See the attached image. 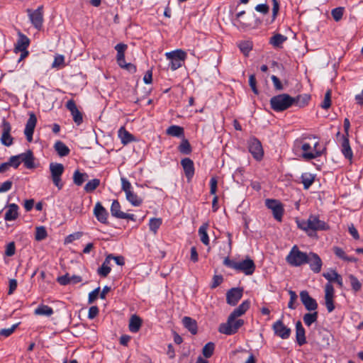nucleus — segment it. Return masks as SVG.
<instances>
[{"label": "nucleus", "mask_w": 363, "mask_h": 363, "mask_svg": "<svg viewBox=\"0 0 363 363\" xmlns=\"http://www.w3.org/2000/svg\"><path fill=\"white\" fill-rule=\"evenodd\" d=\"M49 168L51 174V179L54 185L59 190L62 189L63 187V183L62 182V175L65 171L63 164L57 162H51L50 164Z\"/></svg>", "instance_id": "obj_9"}, {"label": "nucleus", "mask_w": 363, "mask_h": 363, "mask_svg": "<svg viewBox=\"0 0 363 363\" xmlns=\"http://www.w3.org/2000/svg\"><path fill=\"white\" fill-rule=\"evenodd\" d=\"M166 133L169 135L174 137H183L184 136V128L181 126L173 125L169 126L167 130Z\"/></svg>", "instance_id": "obj_39"}, {"label": "nucleus", "mask_w": 363, "mask_h": 363, "mask_svg": "<svg viewBox=\"0 0 363 363\" xmlns=\"http://www.w3.org/2000/svg\"><path fill=\"white\" fill-rule=\"evenodd\" d=\"M30 44L29 38L22 34H19V38L15 45L14 51L16 52H21V55L18 59V62H21L28 55V51L27 50L28 47Z\"/></svg>", "instance_id": "obj_12"}, {"label": "nucleus", "mask_w": 363, "mask_h": 363, "mask_svg": "<svg viewBox=\"0 0 363 363\" xmlns=\"http://www.w3.org/2000/svg\"><path fill=\"white\" fill-rule=\"evenodd\" d=\"M310 99H311L310 96H308L307 94H305L303 96L298 95L295 98L294 97V104H296L299 107H303L308 103Z\"/></svg>", "instance_id": "obj_52"}, {"label": "nucleus", "mask_w": 363, "mask_h": 363, "mask_svg": "<svg viewBox=\"0 0 363 363\" xmlns=\"http://www.w3.org/2000/svg\"><path fill=\"white\" fill-rule=\"evenodd\" d=\"M286 39L284 35L277 33L271 38L270 43L274 47H279Z\"/></svg>", "instance_id": "obj_48"}, {"label": "nucleus", "mask_w": 363, "mask_h": 363, "mask_svg": "<svg viewBox=\"0 0 363 363\" xmlns=\"http://www.w3.org/2000/svg\"><path fill=\"white\" fill-rule=\"evenodd\" d=\"M223 264L238 272H242L245 275H252L255 270V262L250 258L241 262H235L227 257L223 260Z\"/></svg>", "instance_id": "obj_2"}, {"label": "nucleus", "mask_w": 363, "mask_h": 363, "mask_svg": "<svg viewBox=\"0 0 363 363\" xmlns=\"http://www.w3.org/2000/svg\"><path fill=\"white\" fill-rule=\"evenodd\" d=\"M250 301L249 300L244 301L238 308H235L230 314V320L236 319L242 315L249 309Z\"/></svg>", "instance_id": "obj_25"}, {"label": "nucleus", "mask_w": 363, "mask_h": 363, "mask_svg": "<svg viewBox=\"0 0 363 363\" xmlns=\"http://www.w3.org/2000/svg\"><path fill=\"white\" fill-rule=\"evenodd\" d=\"M289 294L290 295V300L288 303V307L291 309H295L296 306H294V302L297 299V295L295 291L290 290L289 291Z\"/></svg>", "instance_id": "obj_58"}, {"label": "nucleus", "mask_w": 363, "mask_h": 363, "mask_svg": "<svg viewBox=\"0 0 363 363\" xmlns=\"http://www.w3.org/2000/svg\"><path fill=\"white\" fill-rule=\"evenodd\" d=\"M54 147L60 157L67 156L70 152L69 147L63 142L60 140L55 143Z\"/></svg>", "instance_id": "obj_38"}, {"label": "nucleus", "mask_w": 363, "mask_h": 363, "mask_svg": "<svg viewBox=\"0 0 363 363\" xmlns=\"http://www.w3.org/2000/svg\"><path fill=\"white\" fill-rule=\"evenodd\" d=\"M89 175L84 172H80L78 169L75 170L73 174V182L77 186H82V184L87 180Z\"/></svg>", "instance_id": "obj_37"}, {"label": "nucleus", "mask_w": 363, "mask_h": 363, "mask_svg": "<svg viewBox=\"0 0 363 363\" xmlns=\"http://www.w3.org/2000/svg\"><path fill=\"white\" fill-rule=\"evenodd\" d=\"M294 103V97L287 94H281L274 96L270 99V105L272 110L281 112L286 110Z\"/></svg>", "instance_id": "obj_5"}, {"label": "nucleus", "mask_w": 363, "mask_h": 363, "mask_svg": "<svg viewBox=\"0 0 363 363\" xmlns=\"http://www.w3.org/2000/svg\"><path fill=\"white\" fill-rule=\"evenodd\" d=\"M208 223H203L201 225L198 230L199 235L200 237V240L202 242V243L205 245H209V238L208 235L207 233V229H208Z\"/></svg>", "instance_id": "obj_36"}, {"label": "nucleus", "mask_w": 363, "mask_h": 363, "mask_svg": "<svg viewBox=\"0 0 363 363\" xmlns=\"http://www.w3.org/2000/svg\"><path fill=\"white\" fill-rule=\"evenodd\" d=\"M300 298L306 310L309 311H315L318 308V303L316 301L309 295L307 291H301Z\"/></svg>", "instance_id": "obj_19"}, {"label": "nucleus", "mask_w": 363, "mask_h": 363, "mask_svg": "<svg viewBox=\"0 0 363 363\" xmlns=\"http://www.w3.org/2000/svg\"><path fill=\"white\" fill-rule=\"evenodd\" d=\"M296 338L299 346H302L306 343L305 329L303 327L301 322L299 320L296 323Z\"/></svg>", "instance_id": "obj_26"}, {"label": "nucleus", "mask_w": 363, "mask_h": 363, "mask_svg": "<svg viewBox=\"0 0 363 363\" xmlns=\"http://www.w3.org/2000/svg\"><path fill=\"white\" fill-rule=\"evenodd\" d=\"M124 212L121 211V204L118 200H113L111 206V213L112 216L121 218Z\"/></svg>", "instance_id": "obj_41"}, {"label": "nucleus", "mask_w": 363, "mask_h": 363, "mask_svg": "<svg viewBox=\"0 0 363 363\" xmlns=\"http://www.w3.org/2000/svg\"><path fill=\"white\" fill-rule=\"evenodd\" d=\"M307 261L306 264H309L310 269L314 273H319L320 272L323 262L318 255L314 252H310L308 254Z\"/></svg>", "instance_id": "obj_21"}, {"label": "nucleus", "mask_w": 363, "mask_h": 363, "mask_svg": "<svg viewBox=\"0 0 363 363\" xmlns=\"http://www.w3.org/2000/svg\"><path fill=\"white\" fill-rule=\"evenodd\" d=\"M318 316V313L317 311H314L313 313H308L303 315V320L307 326H311L313 323L317 321Z\"/></svg>", "instance_id": "obj_43"}, {"label": "nucleus", "mask_w": 363, "mask_h": 363, "mask_svg": "<svg viewBox=\"0 0 363 363\" xmlns=\"http://www.w3.org/2000/svg\"><path fill=\"white\" fill-rule=\"evenodd\" d=\"M16 252V246L14 242H11L6 246L5 255L7 257L13 256Z\"/></svg>", "instance_id": "obj_55"}, {"label": "nucleus", "mask_w": 363, "mask_h": 363, "mask_svg": "<svg viewBox=\"0 0 363 363\" xmlns=\"http://www.w3.org/2000/svg\"><path fill=\"white\" fill-rule=\"evenodd\" d=\"M178 150L183 155H189L192 152L191 146L188 140L184 138L178 146Z\"/></svg>", "instance_id": "obj_42"}, {"label": "nucleus", "mask_w": 363, "mask_h": 363, "mask_svg": "<svg viewBox=\"0 0 363 363\" xmlns=\"http://www.w3.org/2000/svg\"><path fill=\"white\" fill-rule=\"evenodd\" d=\"M100 185L99 179H93L89 181L84 186V189L86 192L90 193L94 191Z\"/></svg>", "instance_id": "obj_45"}, {"label": "nucleus", "mask_w": 363, "mask_h": 363, "mask_svg": "<svg viewBox=\"0 0 363 363\" xmlns=\"http://www.w3.org/2000/svg\"><path fill=\"white\" fill-rule=\"evenodd\" d=\"M348 277H349L352 290L354 292L359 291L362 287V283H360V281L358 280V279L353 274H350Z\"/></svg>", "instance_id": "obj_47"}, {"label": "nucleus", "mask_w": 363, "mask_h": 363, "mask_svg": "<svg viewBox=\"0 0 363 363\" xmlns=\"http://www.w3.org/2000/svg\"><path fill=\"white\" fill-rule=\"evenodd\" d=\"M43 6H40L37 9L34 11H32L30 9H27V13L31 23L38 30H40L43 26Z\"/></svg>", "instance_id": "obj_13"}, {"label": "nucleus", "mask_w": 363, "mask_h": 363, "mask_svg": "<svg viewBox=\"0 0 363 363\" xmlns=\"http://www.w3.org/2000/svg\"><path fill=\"white\" fill-rule=\"evenodd\" d=\"M265 206L272 212L273 216L277 221H281L284 213L283 204L277 199H267L265 200Z\"/></svg>", "instance_id": "obj_10"}, {"label": "nucleus", "mask_w": 363, "mask_h": 363, "mask_svg": "<svg viewBox=\"0 0 363 363\" xmlns=\"http://www.w3.org/2000/svg\"><path fill=\"white\" fill-rule=\"evenodd\" d=\"M142 325V320L141 318L136 315H133L131 316L129 322V330L132 333H137L139 331L140 327Z\"/></svg>", "instance_id": "obj_33"}, {"label": "nucleus", "mask_w": 363, "mask_h": 363, "mask_svg": "<svg viewBox=\"0 0 363 363\" xmlns=\"http://www.w3.org/2000/svg\"><path fill=\"white\" fill-rule=\"evenodd\" d=\"M94 215L100 223L104 224L108 223V213L100 202L96 203L94 208Z\"/></svg>", "instance_id": "obj_23"}, {"label": "nucleus", "mask_w": 363, "mask_h": 363, "mask_svg": "<svg viewBox=\"0 0 363 363\" xmlns=\"http://www.w3.org/2000/svg\"><path fill=\"white\" fill-rule=\"evenodd\" d=\"M308 254L299 250L297 245H294L286 257V262L292 267H300L306 262Z\"/></svg>", "instance_id": "obj_6"}, {"label": "nucleus", "mask_w": 363, "mask_h": 363, "mask_svg": "<svg viewBox=\"0 0 363 363\" xmlns=\"http://www.w3.org/2000/svg\"><path fill=\"white\" fill-rule=\"evenodd\" d=\"M121 189L125 192L126 200L135 207H138L143 203V198L133 189L130 182L125 177L121 178Z\"/></svg>", "instance_id": "obj_4"}, {"label": "nucleus", "mask_w": 363, "mask_h": 363, "mask_svg": "<svg viewBox=\"0 0 363 363\" xmlns=\"http://www.w3.org/2000/svg\"><path fill=\"white\" fill-rule=\"evenodd\" d=\"M344 8L337 7L332 10L331 15L335 21H339L343 16Z\"/></svg>", "instance_id": "obj_54"}, {"label": "nucleus", "mask_w": 363, "mask_h": 363, "mask_svg": "<svg viewBox=\"0 0 363 363\" xmlns=\"http://www.w3.org/2000/svg\"><path fill=\"white\" fill-rule=\"evenodd\" d=\"M57 281L62 286L71 284L70 276L68 274H66L65 275L61 277H58Z\"/></svg>", "instance_id": "obj_59"}, {"label": "nucleus", "mask_w": 363, "mask_h": 363, "mask_svg": "<svg viewBox=\"0 0 363 363\" xmlns=\"http://www.w3.org/2000/svg\"><path fill=\"white\" fill-rule=\"evenodd\" d=\"M128 46L124 43H118L115 46V50L117 51L116 61L118 65H121L125 61V52Z\"/></svg>", "instance_id": "obj_30"}, {"label": "nucleus", "mask_w": 363, "mask_h": 363, "mask_svg": "<svg viewBox=\"0 0 363 363\" xmlns=\"http://www.w3.org/2000/svg\"><path fill=\"white\" fill-rule=\"evenodd\" d=\"M244 324V321L242 319H231L230 320V315L228 318L226 323H221L219 325L218 331L225 335H230L236 333L238 329Z\"/></svg>", "instance_id": "obj_8"}, {"label": "nucleus", "mask_w": 363, "mask_h": 363, "mask_svg": "<svg viewBox=\"0 0 363 363\" xmlns=\"http://www.w3.org/2000/svg\"><path fill=\"white\" fill-rule=\"evenodd\" d=\"M223 281V278L221 275H214L213 277L211 287L215 289Z\"/></svg>", "instance_id": "obj_60"}, {"label": "nucleus", "mask_w": 363, "mask_h": 363, "mask_svg": "<svg viewBox=\"0 0 363 363\" xmlns=\"http://www.w3.org/2000/svg\"><path fill=\"white\" fill-rule=\"evenodd\" d=\"M37 123V118L33 113L29 114V118L26 122L24 134L27 140L30 143L33 141V135Z\"/></svg>", "instance_id": "obj_18"}, {"label": "nucleus", "mask_w": 363, "mask_h": 363, "mask_svg": "<svg viewBox=\"0 0 363 363\" xmlns=\"http://www.w3.org/2000/svg\"><path fill=\"white\" fill-rule=\"evenodd\" d=\"M341 147V151L345 157L348 160H352L353 152L350 145L349 136H342Z\"/></svg>", "instance_id": "obj_28"}, {"label": "nucleus", "mask_w": 363, "mask_h": 363, "mask_svg": "<svg viewBox=\"0 0 363 363\" xmlns=\"http://www.w3.org/2000/svg\"><path fill=\"white\" fill-rule=\"evenodd\" d=\"M256 83L257 82H256V79H255V74L250 75V77H249V85L251 87L252 91L255 94H258V90L257 89Z\"/></svg>", "instance_id": "obj_63"}, {"label": "nucleus", "mask_w": 363, "mask_h": 363, "mask_svg": "<svg viewBox=\"0 0 363 363\" xmlns=\"http://www.w3.org/2000/svg\"><path fill=\"white\" fill-rule=\"evenodd\" d=\"M165 56L169 61V67L174 71L183 65L186 58V53L184 50L178 49L166 52Z\"/></svg>", "instance_id": "obj_7"}, {"label": "nucleus", "mask_w": 363, "mask_h": 363, "mask_svg": "<svg viewBox=\"0 0 363 363\" xmlns=\"http://www.w3.org/2000/svg\"><path fill=\"white\" fill-rule=\"evenodd\" d=\"M65 106L71 113L74 122L78 125H80L83 122V115L77 108L74 101L72 99L69 100L66 103Z\"/></svg>", "instance_id": "obj_17"}, {"label": "nucleus", "mask_w": 363, "mask_h": 363, "mask_svg": "<svg viewBox=\"0 0 363 363\" xmlns=\"http://www.w3.org/2000/svg\"><path fill=\"white\" fill-rule=\"evenodd\" d=\"M274 334L281 339H288L291 335V329L286 327L281 320L276 321L272 325Z\"/></svg>", "instance_id": "obj_15"}, {"label": "nucleus", "mask_w": 363, "mask_h": 363, "mask_svg": "<svg viewBox=\"0 0 363 363\" xmlns=\"http://www.w3.org/2000/svg\"><path fill=\"white\" fill-rule=\"evenodd\" d=\"M17 326H18V324H14L9 328L1 330L0 335L5 336V337H9L14 332V330H16Z\"/></svg>", "instance_id": "obj_62"}, {"label": "nucleus", "mask_w": 363, "mask_h": 363, "mask_svg": "<svg viewBox=\"0 0 363 363\" xmlns=\"http://www.w3.org/2000/svg\"><path fill=\"white\" fill-rule=\"evenodd\" d=\"M13 182L10 180L6 181L0 185V193L9 191L12 187Z\"/></svg>", "instance_id": "obj_64"}, {"label": "nucleus", "mask_w": 363, "mask_h": 363, "mask_svg": "<svg viewBox=\"0 0 363 363\" xmlns=\"http://www.w3.org/2000/svg\"><path fill=\"white\" fill-rule=\"evenodd\" d=\"M162 223V218H152L150 220L149 222V228L150 230L154 234H156L160 225Z\"/></svg>", "instance_id": "obj_44"}, {"label": "nucleus", "mask_w": 363, "mask_h": 363, "mask_svg": "<svg viewBox=\"0 0 363 363\" xmlns=\"http://www.w3.org/2000/svg\"><path fill=\"white\" fill-rule=\"evenodd\" d=\"M48 236L47 230L44 226H38L35 228V238L38 241L45 239Z\"/></svg>", "instance_id": "obj_51"}, {"label": "nucleus", "mask_w": 363, "mask_h": 363, "mask_svg": "<svg viewBox=\"0 0 363 363\" xmlns=\"http://www.w3.org/2000/svg\"><path fill=\"white\" fill-rule=\"evenodd\" d=\"M334 254L340 259L348 262H357V259L353 257H349L346 255L345 252L340 247L335 246L333 248Z\"/></svg>", "instance_id": "obj_32"}, {"label": "nucleus", "mask_w": 363, "mask_h": 363, "mask_svg": "<svg viewBox=\"0 0 363 363\" xmlns=\"http://www.w3.org/2000/svg\"><path fill=\"white\" fill-rule=\"evenodd\" d=\"M1 128L2 131V134L1 136V143L6 146H11L13 143V138L11 137L10 133L11 130V126L9 122L3 119L2 123L1 125Z\"/></svg>", "instance_id": "obj_14"}, {"label": "nucleus", "mask_w": 363, "mask_h": 363, "mask_svg": "<svg viewBox=\"0 0 363 363\" xmlns=\"http://www.w3.org/2000/svg\"><path fill=\"white\" fill-rule=\"evenodd\" d=\"M181 164L183 167L184 174L188 181H190L194 175V162L188 157L181 160Z\"/></svg>", "instance_id": "obj_24"}, {"label": "nucleus", "mask_w": 363, "mask_h": 363, "mask_svg": "<svg viewBox=\"0 0 363 363\" xmlns=\"http://www.w3.org/2000/svg\"><path fill=\"white\" fill-rule=\"evenodd\" d=\"M215 345L212 342L206 343L202 349V354L206 358H210L214 352Z\"/></svg>", "instance_id": "obj_46"}, {"label": "nucleus", "mask_w": 363, "mask_h": 363, "mask_svg": "<svg viewBox=\"0 0 363 363\" xmlns=\"http://www.w3.org/2000/svg\"><path fill=\"white\" fill-rule=\"evenodd\" d=\"M248 150L253 158L260 161L264 156V150L261 142L255 137H251L247 141Z\"/></svg>", "instance_id": "obj_11"}, {"label": "nucleus", "mask_w": 363, "mask_h": 363, "mask_svg": "<svg viewBox=\"0 0 363 363\" xmlns=\"http://www.w3.org/2000/svg\"><path fill=\"white\" fill-rule=\"evenodd\" d=\"M335 290L333 286L330 283H327L325 286V302L327 310L331 313L335 309L333 301Z\"/></svg>", "instance_id": "obj_16"}, {"label": "nucleus", "mask_w": 363, "mask_h": 363, "mask_svg": "<svg viewBox=\"0 0 363 363\" xmlns=\"http://www.w3.org/2000/svg\"><path fill=\"white\" fill-rule=\"evenodd\" d=\"M65 62V57L63 55H58L55 56L54 61L52 64V67H59L60 65H62Z\"/></svg>", "instance_id": "obj_61"}, {"label": "nucleus", "mask_w": 363, "mask_h": 363, "mask_svg": "<svg viewBox=\"0 0 363 363\" xmlns=\"http://www.w3.org/2000/svg\"><path fill=\"white\" fill-rule=\"evenodd\" d=\"M110 262H110L109 259H108V256H106L103 264L97 270L98 274L101 277H106L108 275V274L110 273V272L111 270V269L109 266Z\"/></svg>", "instance_id": "obj_40"}, {"label": "nucleus", "mask_w": 363, "mask_h": 363, "mask_svg": "<svg viewBox=\"0 0 363 363\" xmlns=\"http://www.w3.org/2000/svg\"><path fill=\"white\" fill-rule=\"evenodd\" d=\"M107 256L110 261L113 259L116 264L119 266H123L125 264V259L123 256H115L113 254H109Z\"/></svg>", "instance_id": "obj_56"}, {"label": "nucleus", "mask_w": 363, "mask_h": 363, "mask_svg": "<svg viewBox=\"0 0 363 363\" xmlns=\"http://www.w3.org/2000/svg\"><path fill=\"white\" fill-rule=\"evenodd\" d=\"M302 184L305 189H308L314 182V177L311 174H303L301 176Z\"/></svg>", "instance_id": "obj_50"}, {"label": "nucleus", "mask_w": 363, "mask_h": 363, "mask_svg": "<svg viewBox=\"0 0 363 363\" xmlns=\"http://www.w3.org/2000/svg\"><path fill=\"white\" fill-rule=\"evenodd\" d=\"M318 336L320 338L318 343L320 346L323 347L329 346L331 334L328 330L323 329L319 331Z\"/></svg>", "instance_id": "obj_34"}, {"label": "nucleus", "mask_w": 363, "mask_h": 363, "mask_svg": "<svg viewBox=\"0 0 363 363\" xmlns=\"http://www.w3.org/2000/svg\"><path fill=\"white\" fill-rule=\"evenodd\" d=\"M331 90H328L325 94L324 100L322 102L320 106L323 109H328L331 106Z\"/></svg>", "instance_id": "obj_53"}, {"label": "nucleus", "mask_w": 363, "mask_h": 363, "mask_svg": "<svg viewBox=\"0 0 363 363\" xmlns=\"http://www.w3.org/2000/svg\"><path fill=\"white\" fill-rule=\"evenodd\" d=\"M118 135L124 145L135 141V137L130 133L124 127H121L118 131Z\"/></svg>", "instance_id": "obj_27"}, {"label": "nucleus", "mask_w": 363, "mask_h": 363, "mask_svg": "<svg viewBox=\"0 0 363 363\" xmlns=\"http://www.w3.org/2000/svg\"><path fill=\"white\" fill-rule=\"evenodd\" d=\"M242 289L233 288L226 294L227 303L230 306H235L242 296Z\"/></svg>", "instance_id": "obj_22"}, {"label": "nucleus", "mask_w": 363, "mask_h": 363, "mask_svg": "<svg viewBox=\"0 0 363 363\" xmlns=\"http://www.w3.org/2000/svg\"><path fill=\"white\" fill-rule=\"evenodd\" d=\"M120 67L126 69L130 73H135L137 71L136 66L132 63H126L125 61L121 63V65H118Z\"/></svg>", "instance_id": "obj_57"}, {"label": "nucleus", "mask_w": 363, "mask_h": 363, "mask_svg": "<svg viewBox=\"0 0 363 363\" xmlns=\"http://www.w3.org/2000/svg\"><path fill=\"white\" fill-rule=\"evenodd\" d=\"M312 145L305 141V138H298L294 141V150L298 152L302 151L301 157L306 160H310L321 156L323 151L315 150L312 151Z\"/></svg>", "instance_id": "obj_3"}, {"label": "nucleus", "mask_w": 363, "mask_h": 363, "mask_svg": "<svg viewBox=\"0 0 363 363\" xmlns=\"http://www.w3.org/2000/svg\"><path fill=\"white\" fill-rule=\"evenodd\" d=\"M299 229L305 231L309 237H315L316 231L328 230L330 226L324 220H321L318 215L311 214L306 220H296Z\"/></svg>", "instance_id": "obj_1"}, {"label": "nucleus", "mask_w": 363, "mask_h": 363, "mask_svg": "<svg viewBox=\"0 0 363 363\" xmlns=\"http://www.w3.org/2000/svg\"><path fill=\"white\" fill-rule=\"evenodd\" d=\"M238 47L244 55L247 56L252 49V43L250 41H242L238 44Z\"/></svg>", "instance_id": "obj_49"}, {"label": "nucleus", "mask_w": 363, "mask_h": 363, "mask_svg": "<svg viewBox=\"0 0 363 363\" xmlns=\"http://www.w3.org/2000/svg\"><path fill=\"white\" fill-rule=\"evenodd\" d=\"M53 313V309L51 307L44 304L39 305L34 311V314L36 315H45L48 317L51 316Z\"/></svg>", "instance_id": "obj_35"}, {"label": "nucleus", "mask_w": 363, "mask_h": 363, "mask_svg": "<svg viewBox=\"0 0 363 363\" xmlns=\"http://www.w3.org/2000/svg\"><path fill=\"white\" fill-rule=\"evenodd\" d=\"M20 164L23 163L25 167L31 169L35 168L34 156L30 150H27L23 153L16 155Z\"/></svg>", "instance_id": "obj_20"}, {"label": "nucleus", "mask_w": 363, "mask_h": 363, "mask_svg": "<svg viewBox=\"0 0 363 363\" xmlns=\"http://www.w3.org/2000/svg\"><path fill=\"white\" fill-rule=\"evenodd\" d=\"M184 326L193 335L197 333V323L195 320L190 317L185 316L182 319Z\"/></svg>", "instance_id": "obj_31"}, {"label": "nucleus", "mask_w": 363, "mask_h": 363, "mask_svg": "<svg viewBox=\"0 0 363 363\" xmlns=\"http://www.w3.org/2000/svg\"><path fill=\"white\" fill-rule=\"evenodd\" d=\"M18 206L16 203H11L9 205V209L6 211L4 219L6 221L16 220L18 216Z\"/></svg>", "instance_id": "obj_29"}]
</instances>
